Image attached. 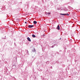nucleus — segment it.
<instances>
[{"instance_id":"obj_3","label":"nucleus","mask_w":80,"mask_h":80,"mask_svg":"<svg viewBox=\"0 0 80 80\" xmlns=\"http://www.w3.org/2000/svg\"><path fill=\"white\" fill-rule=\"evenodd\" d=\"M60 14L61 15H67V14H62V13H61V14Z\"/></svg>"},{"instance_id":"obj_6","label":"nucleus","mask_w":80,"mask_h":80,"mask_svg":"<svg viewBox=\"0 0 80 80\" xmlns=\"http://www.w3.org/2000/svg\"><path fill=\"white\" fill-rule=\"evenodd\" d=\"M37 23V21H33V23L34 24H36Z\"/></svg>"},{"instance_id":"obj_2","label":"nucleus","mask_w":80,"mask_h":80,"mask_svg":"<svg viewBox=\"0 0 80 80\" xmlns=\"http://www.w3.org/2000/svg\"><path fill=\"white\" fill-rule=\"evenodd\" d=\"M27 40H28V41H29V42H31V39H30V38H29V37H28L27 38Z\"/></svg>"},{"instance_id":"obj_1","label":"nucleus","mask_w":80,"mask_h":80,"mask_svg":"<svg viewBox=\"0 0 80 80\" xmlns=\"http://www.w3.org/2000/svg\"><path fill=\"white\" fill-rule=\"evenodd\" d=\"M34 27V25H29L28 26V27L29 28H32V27Z\"/></svg>"},{"instance_id":"obj_5","label":"nucleus","mask_w":80,"mask_h":80,"mask_svg":"<svg viewBox=\"0 0 80 80\" xmlns=\"http://www.w3.org/2000/svg\"><path fill=\"white\" fill-rule=\"evenodd\" d=\"M32 37L33 38H35V37H36V36H35V35H34V34H33L32 35Z\"/></svg>"},{"instance_id":"obj_10","label":"nucleus","mask_w":80,"mask_h":80,"mask_svg":"<svg viewBox=\"0 0 80 80\" xmlns=\"http://www.w3.org/2000/svg\"><path fill=\"white\" fill-rule=\"evenodd\" d=\"M25 23H27V22H25Z\"/></svg>"},{"instance_id":"obj_4","label":"nucleus","mask_w":80,"mask_h":80,"mask_svg":"<svg viewBox=\"0 0 80 80\" xmlns=\"http://www.w3.org/2000/svg\"><path fill=\"white\" fill-rule=\"evenodd\" d=\"M57 28L58 30H60V26H59V25H58Z\"/></svg>"},{"instance_id":"obj_8","label":"nucleus","mask_w":80,"mask_h":80,"mask_svg":"<svg viewBox=\"0 0 80 80\" xmlns=\"http://www.w3.org/2000/svg\"><path fill=\"white\" fill-rule=\"evenodd\" d=\"M45 34H44L42 35V36L43 37H45Z\"/></svg>"},{"instance_id":"obj_9","label":"nucleus","mask_w":80,"mask_h":80,"mask_svg":"<svg viewBox=\"0 0 80 80\" xmlns=\"http://www.w3.org/2000/svg\"><path fill=\"white\" fill-rule=\"evenodd\" d=\"M69 15V14H67V15Z\"/></svg>"},{"instance_id":"obj_7","label":"nucleus","mask_w":80,"mask_h":80,"mask_svg":"<svg viewBox=\"0 0 80 80\" xmlns=\"http://www.w3.org/2000/svg\"><path fill=\"white\" fill-rule=\"evenodd\" d=\"M47 14L49 15H50V12H48L47 13Z\"/></svg>"}]
</instances>
